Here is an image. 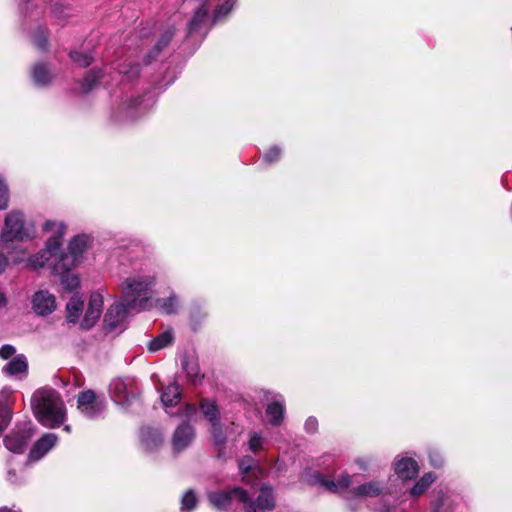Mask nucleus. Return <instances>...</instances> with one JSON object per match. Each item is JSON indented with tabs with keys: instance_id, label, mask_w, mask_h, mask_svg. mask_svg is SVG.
<instances>
[{
	"instance_id": "f257e3e1",
	"label": "nucleus",
	"mask_w": 512,
	"mask_h": 512,
	"mask_svg": "<svg viewBox=\"0 0 512 512\" xmlns=\"http://www.w3.org/2000/svg\"><path fill=\"white\" fill-rule=\"evenodd\" d=\"M208 499L219 510L226 509L234 503L241 504L245 512H270L276 506L273 488L268 485H262L256 497L250 491L233 487L228 490L210 492Z\"/></svg>"
},
{
	"instance_id": "f03ea898",
	"label": "nucleus",
	"mask_w": 512,
	"mask_h": 512,
	"mask_svg": "<svg viewBox=\"0 0 512 512\" xmlns=\"http://www.w3.org/2000/svg\"><path fill=\"white\" fill-rule=\"evenodd\" d=\"M32 406L37 420L45 427L55 428L65 421L66 409L55 390L41 389L35 392Z\"/></svg>"
},
{
	"instance_id": "7ed1b4c3",
	"label": "nucleus",
	"mask_w": 512,
	"mask_h": 512,
	"mask_svg": "<svg viewBox=\"0 0 512 512\" xmlns=\"http://www.w3.org/2000/svg\"><path fill=\"white\" fill-rule=\"evenodd\" d=\"M156 279L153 275H134L126 278L121 284V298L126 305L136 311L150 307L152 289Z\"/></svg>"
},
{
	"instance_id": "20e7f679",
	"label": "nucleus",
	"mask_w": 512,
	"mask_h": 512,
	"mask_svg": "<svg viewBox=\"0 0 512 512\" xmlns=\"http://www.w3.org/2000/svg\"><path fill=\"white\" fill-rule=\"evenodd\" d=\"M43 229L51 236L43 250L27 258V268L39 269L46 265L52 268L53 261L57 259V251L61 246L60 239L66 233V226L60 221H46Z\"/></svg>"
},
{
	"instance_id": "39448f33",
	"label": "nucleus",
	"mask_w": 512,
	"mask_h": 512,
	"mask_svg": "<svg viewBox=\"0 0 512 512\" xmlns=\"http://www.w3.org/2000/svg\"><path fill=\"white\" fill-rule=\"evenodd\" d=\"M32 238V233L25 226L24 215L21 211L13 210L9 212L4 221V229L1 233V246L3 249H9L10 242L25 241Z\"/></svg>"
},
{
	"instance_id": "423d86ee",
	"label": "nucleus",
	"mask_w": 512,
	"mask_h": 512,
	"mask_svg": "<svg viewBox=\"0 0 512 512\" xmlns=\"http://www.w3.org/2000/svg\"><path fill=\"white\" fill-rule=\"evenodd\" d=\"M111 399L118 405L128 408L137 400L140 390L132 377L115 378L109 385Z\"/></svg>"
},
{
	"instance_id": "0eeeda50",
	"label": "nucleus",
	"mask_w": 512,
	"mask_h": 512,
	"mask_svg": "<svg viewBox=\"0 0 512 512\" xmlns=\"http://www.w3.org/2000/svg\"><path fill=\"white\" fill-rule=\"evenodd\" d=\"M107 402L103 396L93 390L82 391L77 397V408L80 413L91 420L100 418L106 410Z\"/></svg>"
},
{
	"instance_id": "6e6552de",
	"label": "nucleus",
	"mask_w": 512,
	"mask_h": 512,
	"mask_svg": "<svg viewBox=\"0 0 512 512\" xmlns=\"http://www.w3.org/2000/svg\"><path fill=\"white\" fill-rule=\"evenodd\" d=\"M459 495L448 489L435 490L430 500V512H456Z\"/></svg>"
},
{
	"instance_id": "1a4fd4ad",
	"label": "nucleus",
	"mask_w": 512,
	"mask_h": 512,
	"mask_svg": "<svg viewBox=\"0 0 512 512\" xmlns=\"http://www.w3.org/2000/svg\"><path fill=\"white\" fill-rule=\"evenodd\" d=\"M128 309L126 303H115L110 306L104 316V328L109 331L124 329V322L127 317Z\"/></svg>"
},
{
	"instance_id": "9d476101",
	"label": "nucleus",
	"mask_w": 512,
	"mask_h": 512,
	"mask_svg": "<svg viewBox=\"0 0 512 512\" xmlns=\"http://www.w3.org/2000/svg\"><path fill=\"white\" fill-rule=\"evenodd\" d=\"M103 308V295L100 292H93L90 295L88 307L85 311L80 327L83 330L91 329L99 320Z\"/></svg>"
},
{
	"instance_id": "9b49d317",
	"label": "nucleus",
	"mask_w": 512,
	"mask_h": 512,
	"mask_svg": "<svg viewBox=\"0 0 512 512\" xmlns=\"http://www.w3.org/2000/svg\"><path fill=\"white\" fill-rule=\"evenodd\" d=\"M196 436L195 428L186 421H183L175 429L172 436V447L175 452H181L187 449Z\"/></svg>"
},
{
	"instance_id": "f8f14e48",
	"label": "nucleus",
	"mask_w": 512,
	"mask_h": 512,
	"mask_svg": "<svg viewBox=\"0 0 512 512\" xmlns=\"http://www.w3.org/2000/svg\"><path fill=\"white\" fill-rule=\"evenodd\" d=\"M32 308L40 316H47L53 313L56 309L54 295L46 290L37 291L32 297Z\"/></svg>"
},
{
	"instance_id": "ddd939ff",
	"label": "nucleus",
	"mask_w": 512,
	"mask_h": 512,
	"mask_svg": "<svg viewBox=\"0 0 512 512\" xmlns=\"http://www.w3.org/2000/svg\"><path fill=\"white\" fill-rule=\"evenodd\" d=\"M154 105V99L151 95H145L142 98L131 99L124 106L126 117L134 120L146 114Z\"/></svg>"
},
{
	"instance_id": "4468645a",
	"label": "nucleus",
	"mask_w": 512,
	"mask_h": 512,
	"mask_svg": "<svg viewBox=\"0 0 512 512\" xmlns=\"http://www.w3.org/2000/svg\"><path fill=\"white\" fill-rule=\"evenodd\" d=\"M58 437L54 433L44 434L33 446L29 453L30 461H37L46 455L57 443Z\"/></svg>"
},
{
	"instance_id": "2eb2a0df",
	"label": "nucleus",
	"mask_w": 512,
	"mask_h": 512,
	"mask_svg": "<svg viewBox=\"0 0 512 512\" xmlns=\"http://www.w3.org/2000/svg\"><path fill=\"white\" fill-rule=\"evenodd\" d=\"M31 437L27 429L11 432L4 438L5 447L13 453H23Z\"/></svg>"
},
{
	"instance_id": "dca6fc26",
	"label": "nucleus",
	"mask_w": 512,
	"mask_h": 512,
	"mask_svg": "<svg viewBox=\"0 0 512 512\" xmlns=\"http://www.w3.org/2000/svg\"><path fill=\"white\" fill-rule=\"evenodd\" d=\"M140 440L146 451H154L163 443V434L159 429L143 427L140 430Z\"/></svg>"
},
{
	"instance_id": "f3484780",
	"label": "nucleus",
	"mask_w": 512,
	"mask_h": 512,
	"mask_svg": "<svg viewBox=\"0 0 512 512\" xmlns=\"http://www.w3.org/2000/svg\"><path fill=\"white\" fill-rule=\"evenodd\" d=\"M81 262L79 257L67 253H60V249L57 251V259L52 263V271L55 274L69 273Z\"/></svg>"
},
{
	"instance_id": "a211bd4d",
	"label": "nucleus",
	"mask_w": 512,
	"mask_h": 512,
	"mask_svg": "<svg viewBox=\"0 0 512 512\" xmlns=\"http://www.w3.org/2000/svg\"><path fill=\"white\" fill-rule=\"evenodd\" d=\"M28 370V362L23 354L12 358L3 368L2 372L9 376L22 379L26 376Z\"/></svg>"
},
{
	"instance_id": "6ab92c4d",
	"label": "nucleus",
	"mask_w": 512,
	"mask_h": 512,
	"mask_svg": "<svg viewBox=\"0 0 512 512\" xmlns=\"http://www.w3.org/2000/svg\"><path fill=\"white\" fill-rule=\"evenodd\" d=\"M395 473L403 480H411L417 476L419 467L417 462L408 457L397 459L394 464Z\"/></svg>"
},
{
	"instance_id": "aec40b11",
	"label": "nucleus",
	"mask_w": 512,
	"mask_h": 512,
	"mask_svg": "<svg viewBox=\"0 0 512 512\" xmlns=\"http://www.w3.org/2000/svg\"><path fill=\"white\" fill-rule=\"evenodd\" d=\"M285 414V401L282 396H277L266 407V416L268 421L273 426H278L282 423Z\"/></svg>"
},
{
	"instance_id": "412c9836",
	"label": "nucleus",
	"mask_w": 512,
	"mask_h": 512,
	"mask_svg": "<svg viewBox=\"0 0 512 512\" xmlns=\"http://www.w3.org/2000/svg\"><path fill=\"white\" fill-rule=\"evenodd\" d=\"M383 491V486L380 482L370 481L355 487L349 491L351 498L354 497H376Z\"/></svg>"
},
{
	"instance_id": "4be33fe9",
	"label": "nucleus",
	"mask_w": 512,
	"mask_h": 512,
	"mask_svg": "<svg viewBox=\"0 0 512 512\" xmlns=\"http://www.w3.org/2000/svg\"><path fill=\"white\" fill-rule=\"evenodd\" d=\"M203 417L210 423L221 420L220 409L217 403L209 398H202L199 403Z\"/></svg>"
},
{
	"instance_id": "5701e85b",
	"label": "nucleus",
	"mask_w": 512,
	"mask_h": 512,
	"mask_svg": "<svg viewBox=\"0 0 512 512\" xmlns=\"http://www.w3.org/2000/svg\"><path fill=\"white\" fill-rule=\"evenodd\" d=\"M319 481L320 484L324 486L328 491L340 493L350 487L351 476L348 474H342L337 480H329L321 476Z\"/></svg>"
},
{
	"instance_id": "b1692460",
	"label": "nucleus",
	"mask_w": 512,
	"mask_h": 512,
	"mask_svg": "<svg viewBox=\"0 0 512 512\" xmlns=\"http://www.w3.org/2000/svg\"><path fill=\"white\" fill-rule=\"evenodd\" d=\"M181 400V388L178 384L168 385L161 394V402L165 409L176 406Z\"/></svg>"
},
{
	"instance_id": "393cba45",
	"label": "nucleus",
	"mask_w": 512,
	"mask_h": 512,
	"mask_svg": "<svg viewBox=\"0 0 512 512\" xmlns=\"http://www.w3.org/2000/svg\"><path fill=\"white\" fill-rule=\"evenodd\" d=\"M53 78V74L43 63L36 64L32 69V79L39 87L47 86Z\"/></svg>"
},
{
	"instance_id": "a878e982",
	"label": "nucleus",
	"mask_w": 512,
	"mask_h": 512,
	"mask_svg": "<svg viewBox=\"0 0 512 512\" xmlns=\"http://www.w3.org/2000/svg\"><path fill=\"white\" fill-rule=\"evenodd\" d=\"M84 302L79 296H73L66 305V318L70 323H76L83 311Z\"/></svg>"
},
{
	"instance_id": "bb28decb",
	"label": "nucleus",
	"mask_w": 512,
	"mask_h": 512,
	"mask_svg": "<svg viewBox=\"0 0 512 512\" xmlns=\"http://www.w3.org/2000/svg\"><path fill=\"white\" fill-rule=\"evenodd\" d=\"M436 478V475L432 472L425 473L410 489V495L413 498L423 495Z\"/></svg>"
},
{
	"instance_id": "cd10ccee",
	"label": "nucleus",
	"mask_w": 512,
	"mask_h": 512,
	"mask_svg": "<svg viewBox=\"0 0 512 512\" xmlns=\"http://www.w3.org/2000/svg\"><path fill=\"white\" fill-rule=\"evenodd\" d=\"M90 238L85 234L75 236L68 245V252L82 260V254L89 246Z\"/></svg>"
},
{
	"instance_id": "c85d7f7f",
	"label": "nucleus",
	"mask_w": 512,
	"mask_h": 512,
	"mask_svg": "<svg viewBox=\"0 0 512 512\" xmlns=\"http://www.w3.org/2000/svg\"><path fill=\"white\" fill-rule=\"evenodd\" d=\"M174 339V335L171 329L166 330L159 334L157 337L153 338L148 343V349L151 352H157L167 346H169Z\"/></svg>"
},
{
	"instance_id": "c756f323",
	"label": "nucleus",
	"mask_w": 512,
	"mask_h": 512,
	"mask_svg": "<svg viewBox=\"0 0 512 512\" xmlns=\"http://www.w3.org/2000/svg\"><path fill=\"white\" fill-rule=\"evenodd\" d=\"M174 33L173 28H168L163 32L153 50L147 55L146 64L150 63L170 43Z\"/></svg>"
},
{
	"instance_id": "7c9ffc66",
	"label": "nucleus",
	"mask_w": 512,
	"mask_h": 512,
	"mask_svg": "<svg viewBox=\"0 0 512 512\" xmlns=\"http://www.w3.org/2000/svg\"><path fill=\"white\" fill-rule=\"evenodd\" d=\"M208 20V9L205 6H201L196 9L190 23H189V33L192 34L197 32L203 24H205Z\"/></svg>"
},
{
	"instance_id": "2f4dec72",
	"label": "nucleus",
	"mask_w": 512,
	"mask_h": 512,
	"mask_svg": "<svg viewBox=\"0 0 512 512\" xmlns=\"http://www.w3.org/2000/svg\"><path fill=\"white\" fill-rule=\"evenodd\" d=\"M210 433L216 446L225 445L227 438L221 420L210 423Z\"/></svg>"
},
{
	"instance_id": "473e14b6",
	"label": "nucleus",
	"mask_w": 512,
	"mask_h": 512,
	"mask_svg": "<svg viewBox=\"0 0 512 512\" xmlns=\"http://www.w3.org/2000/svg\"><path fill=\"white\" fill-rule=\"evenodd\" d=\"M236 3V0H224L222 3H220L213 14V23L222 21L225 19V17L231 12L234 5Z\"/></svg>"
},
{
	"instance_id": "72a5a7b5",
	"label": "nucleus",
	"mask_w": 512,
	"mask_h": 512,
	"mask_svg": "<svg viewBox=\"0 0 512 512\" xmlns=\"http://www.w3.org/2000/svg\"><path fill=\"white\" fill-rule=\"evenodd\" d=\"M157 302L159 308L166 314L176 313L179 307V301L174 294L167 298L159 299Z\"/></svg>"
},
{
	"instance_id": "f704fd0d",
	"label": "nucleus",
	"mask_w": 512,
	"mask_h": 512,
	"mask_svg": "<svg viewBox=\"0 0 512 512\" xmlns=\"http://www.w3.org/2000/svg\"><path fill=\"white\" fill-rule=\"evenodd\" d=\"M101 76L102 73L100 70H90L82 81V91L87 93L92 90L98 83Z\"/></svg>"
},
{
	"instance_id": "c9c22d12",
	"label": "nucleus",
	"mask_w": 512,
	"mask_h": 512,
	"mask_svg": "<svg viewBox=\"0 0 512 512\" xmlns=\"http://www.w3.org/2000/svg\"><path fill=\"white\" fill-rule=\"evenodd\" d=\"M58 275L61 277V285L65 290L71 292L79 287L80 281L76 274L69 272Z\"/></svg>"
},
{
	"instance_id": "e433bc0d",
	"label": "nucleus",
	"mask_w": 512,
	"mask_h": 512,
	"mask_svg": "<svg viewBox=\"0 0 512 512\" xmlns=\"http://www.w3.org/2000/svg\"><path fill=\"white\" fill-rule=\"evenodd\" d=\"M9 254L11 255L12 261L14 264H24L27 267V256L28 252L22 246L11 247L7 249Z\"/></svg>"
},
{
	"instance_id": "4c0bfd02",
	"label": "nucleus",
	"mask_w": 512,
	"mask_h": 512,
	"mask_svg": "<svg viewBox=\"0 0 512 512\" xmlns=\"http://www.w3.org/2000/svg\"><path fill=\"white\" fill-rule=\"evenodd\" d=\"M69 55L71 60L79 67H88L93 61L91 53L71 51Z\"/></svg>"
},
{
	"instance_id": "58836bf2",
	"label": "nucleus",
	"mask_w": 512,
	"mask_h": 512,
	"mask_svg": "<svg viewBox=\"0 0 512 512\" xmlns=\"http://www.w3.org/2000/svg\"><path fill=\"white\" fill-rule=\"evenodd\" d=\"M183 368L186 372L188 380L192 384H197L201 381L203 376L201 375L200 369L196 363H185Z\"/></svg>"
},
{
	"instance_id": "ea45409f",
	"label": "nucleus",
	"mask_w": 512,
	"mask_h": 512,
	"mask_svg": "<svg viewBox=\"0 0 512 512\" xmlns=\"http://www.w3.org/2000/svg\"><path fill=\"white\" fill-rule=\"evenodd\" d=\"M197 505V497L193 490H188L182 497L181 500V510L182 511H191Z\"/></svg>"
},
{
	"instance_id": "a19ab883",
	"label": "nucleus",
	"mask_w": 512,
	"mask_h": 512,
	"mask_svg": "<svg viewBox=\"0 0 512 512\" xmlns=\"http://www.w3.org/2000/svg\"><path fill=\"white\" fill-rule=\"evenodd\" d=\"M11 420V408L8 404L0 402V434L8 426Z\"/></svg>"
},
{
	"instance_id": "79ce46f5",
	"label": "nucleus",
	"mask_w": 512,
	"mask_h": 512,
	"mask_svg": "<svg viewBox=\"0 0 512 512\" xmlns=\"http://www.w3.org/2000/svg\"><path fill=\"white\" fill-rule=\"evenodd\" d=\"M264 439L258 432H251L249 435V449L253 453H257L263 447Z\"/></svg>"
},
{
	"instance_id": "37998d69",
	"label": "nucleus",
	"mask_w": 512,
	"mask_h": 512,
	"mask_svg": "<svg viewBox=\"0 0 512 512\" xmlns=\"http://www.w3.org/2000/svg\"><path fill=\"white\" fill-rule=\"evenodd\" d=\"M32 41L37 48L45 49L47 47V36L44 30L37 29L32 36Z\"/></svg>"
},
{
	"instance_id": "c03bdc74",
	"label": "nucleus",
	"mask_w": 512,
	"mask_h": 512,
	"mask_svg": "<svg viewBox=\"0 0 512 512\" xmlns=\"http://www.w3.org/2000/svg\"><path fill=\"white\" fill-rule=\"evenodd\" d=\"M9 203V190L4 181L0 178V210H5Z\"/></svg>"
},
{
	"instance_id": "a18cd8bd",
	"label": "nucleus",
	"mask_w": 512,
	"mask_h": 512,
	"mask_svg": "<svg viewBox=\"0 0 512 512\" xmlns=\"http://www.w3.org/2000/svg\"><path fill=\"white\" fill-rule=\"evenodd\" d=\"M128 69L123 68L120 73L124 74V77L130 81L136 78L139 74V64L137 63H130L128 64Z\"/></svg>"
},
{
	"instance_id": "49530a36",
	"label": "nucleus",
	"mask_w": 512,
	"mask_h": 512,
	"mask_svg": "<svg viewBox=\"0 0 512 512\" xmlns=\"http://www.w3.org/2000/svg\"><path fill=\"white\" fill-rule=\"evenodd\" d=\"M280 156L281 149L277 146H273L264 154V161L267 163H273L277 161Z\"/></svg>"
},
{
	"instance_id": "de8ad7c7",
	"label": "nucleus",
	"mask_w": 512,
	"mask_h": 512,
	"mask_svg": "<svg viewBox=\"0 0 512 512\" xmlns=\"http://www.w3.org/2000/svg\"><path fill=\"white\" fill-rule=\"evenodd\" d=\"M252 466H253V459L249 456H245V457L241 458L238 462L239 470L243 475L248 474L250 472V470L252 469Z\"/></svg>"
},
{
	"instance_id": "09e8293b",
	"label": "nucleus",
	"mask_w": 512,
	"mask_h": 512,
	"mask_svg": "<svg viewBox=\"0 0 512 512\" xmlns=\"http://www.w3.org/2000/svg\"><path fill=\"white\" fill-rule=\"evenodd\" d=\"M181 415L188 421L194 420L197 415V408L194 404H186L182 409Z\"/></svg>"
},
{
	"instance_id": "8fccbe9b",
	"label": "nucleus",
	"mask_w": 512,
	"mask_h": 512,
	"mask_svg": "<svg viewBox=\"0 0 512 512\" xmlns=\"http://www.w3.org/2000/svg\"><path fill=\"white\" fill-rule=\"evenodd\" d=\"M430 464L435 468H440L443 465V458L440 453L432 451L429 454Z\"/></svg>"
},
{
	"instance_id": "3c124183",
	"label": "nucleus",
	"mask_w": 512,
	"mask_h": 512,
	"mask_svg": "<svg viewBox=\"0 0 512 512\" xmlns=\"http://www.w3.org/2000/svg\"><path fill=\"white\" fill-rule=\"evenodd\" d=\"M318 428V421L314 417H309L305 422V430L308 433H314L316 432Z\"/></svg>"
},
{
	"instance_id": "603ef678",
	"label": "nucleus",
	"mask_w": 512,
	"mask_h": 512,
	"mask_svg": "<svg viewBox=\"0 0 512 512\" xmlns=\"http://www.w3.org/2000/svg\"><path fill=\"white\" fill-rule=\"evenodd\" d=\"M15 353V348L12 345H4L0 349V356L4 359H8Z\"/></svg>"
},
{
	"instance_id": "864d4df0",
	"label": "nucleus",
	"mask_w": 512,
	"mask_h": 512,
	"mask_svg": "<svg viewBox=\"0 0 512 512\" xmlns=\"http://www.w3.org/2000/svg\"><path fill=\"white\" fill-rule=\"evenodd\" d=\"M7 266L8 258L3 253H0V274H2L5 271Z\"/></svg>"
},
{
	"instance_id": "5fc2aeb1",
	"label": "nucleus",
	"mask_w": 512,
	"mask_h": 512,
	"mask_svg": "<svg viewBox=\"0 0 512 512\" xmlns=\"http://www.w3.org/2000/svg\"><path fill=\"white\" fill-rule=\"evenodd\" d=\"M7 303L6 295L3 292L2 288H0V308L4 307Z\"/></svg>"
},
{
	"instance_id": "6e6d98bb",
	"label": "nucleus",
	"mask_w": 512,
	"mask_h": 512,
	"mask_svg": "<svg viewBox=\"0 0 512 512\" xmlns=\"http://www.w3.org/2000/svg\"><path fill=\"white\" fill-rule=\"evenodd\" d=\"M357 464L362 468L366 469V463L362 460H357Z\"/></svg>"
},
{
	"instance_id": "4d7b16f0",
	"label": "nucleus",
	"mask_w": 512,
	"mask_h": 512,
	"mask_svg": "<svg viewBox=\"0 0 512 512\" xmlns=\"http://www.w3.org/2000/svg\"><path fill=\"white\" fill-rule=\"evenodd\" d=\"M64 431H66L67 433L71 432V426L70 425H65L64 426Z\"/></svg>"
}]
</instances>
